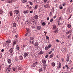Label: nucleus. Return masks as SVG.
I'll return each instance as SVG.
<instances>
[{
	"label": "nucleus",
	"instance_id": "obj_57",
	"mask_svg": "<svg viewBox=\"0 0 73 73\" xmlns=\"http://www.w3.org/2000/svg\"><path fill=\"white\" fill-rule=\"evenodd\" d=\"M48 48H51V45L49 44L48 45Z\"/></svg>",
	"mask_w": 73,
	"mask_h": 73
},
{
	"label": "nucleus",
	"instance_id": "obj_13",
	"mask_svg": "<svg viewBox=\"0 0 73 73\" xmlns=\"http://www.w3.org/2000/svg\"><path fill=\"white\" fill-rule=\"evenodd\" d=\"M14 12L15 13H16V14H18V13H19V11L18 10H15Z\"/></svg>",
	"mask_w": 73,
	"mask_h": 73
},
{
	"label": "nucleus",
	"instance_id": "obj_45",
	"mask_svg": "<svg viewBox=\"0 0 73 73\" xmlns=\"http://www.w3.org/2000/svg\"><path fill=\"white\" fill-rule=\"evenodd\" d=\"M46 38L47 40H49V37H48V36H47L46 37Z\"/></svg>",
	"mask_w": 73,
	"mask_h": 73
},
{
	"label": "nucleus",
	"instance_id": "obj_53",
	"mask_svg": "<svg viewBox=\"0 0 73 73\" xmlns=\"http://www.w3.org/2000/svg\"><path fill=\"white\" fill-rule=\"evenodd\" d=\"M32 22L33 23H35V19H33Z\"/></svg>",
	"mask_w": 73,
	"mask_h": 73
},
{
	"label": "nucleus",
	"instance_id": "obj_35",
	"mask_svg": "<svg viewBox=\"0 0 73 73\" xmlns=\"http://www.w3.org/2000/svg\"><path fill=\"white\" fill-rule=\"evenodd\" d=\"M53 56H54V54H52L51 55H50L49 56L50 58H52V57H53Z\"/></svg>",
	"mask_w": 73,
	"mask_h": 73
},
{
	"label": "nucleus",
	"instance_id": "obj_61",
	"mask_svg": "<svg viewBox=\"0 0 73 73\" xmlns=\"http://www.w3.org/2000/svg\"><path fill=\"white\" fill-rule=\"evenodd\" d=\"M44 69L45 70H46V67H44Z\"/></svg>",
	"mask_w": 73,
	"mask_h": 73
},
{
	"label": "nucleus",
	"instance_id": "obj_33",
	"mask_svg": "<svg viewBox=\"0 0 73 73\" xmlns=\"http://www.w3.org/2000/svg\"><path fill=\"white\" fill-rule=\"evenodd\" d=\"M13 27H16V23H13Z\"/></svg>",
	"mask_w": 73,
	"mask_h": 73
},
{
	"label": "nucleus",
	"instance_id": "obj_34",
	"mask_svg": "<svg viewBox=\"0 0 73 73\" xmlns=\"http://www.w3.org/2000/svg\"><path fill=\"white\" fill-rule=\"evenodd\" d=\"M57 28V27H56V26L55 25H54L53 26V29H56Z\"/></svg>",
	"mask_w": 73,
	"mask_h": 73
},
{
	"label": "nucleus",
	"instance_id": "obj_63",
	"mask_svg": "<svg viewBox=\"0 0 73 73\" xmlns=\"http://www.w3.org/2000/svg\"><path fill=\"white\" fill-rule=\"evenodd\" d=\"M63 6H65V5H66V4L65 3H63L62 4Z\"/></svg>",
	"mask_w": 73,
	"mask_h": 73
},
{
	"label": "nucleus",
	"instance_id": "obj_42",
	"mask_svg": "<svg viewBox=\"0 0 73 73\" xmlns=\"http://www.w3.org/2000/svg\"><path fill=\"white\" fill-rule=\"evenodd\" d=\"M52 15V12H50V13H49V16H51Z\"/></svg>",
	"mask_w": 73,
	"mask_h": 73
},
{
	"label": "nucleus",
	"instance_id": "obj_26",
	"mask_svg": "<svg viewBox=\"0 0 73 73\" xmlns=\"http://www.w3.org/2000/svg\"><path fill=\"white\" fill-rule=\"evenodd\" d=\"M44 49L45 50H48V49H49V48L48 46H46L45 47V48H44Z\"/></svg>",
	"mask_w": 73,
	"mask_h": 73
},
{
	"label": "nucleus",
	"instance_id": "obj_51",
	"mask_svg": "<svg viewBox=\"0 0 73 73\" xmlns=\"http://www.w3.org/2000/svg\"><path fill=\"white\" fill-rule=\"evenodd\" d=\"M34 42H33V41H31V44H34Z\"/></svg>",
	"mask_w": 73,
	"mask_h": 73
},
{
	"label": "nucleus",
	"instance_id": "obj_28",
	"mask_svg": "<svg viewBox=\"0 0 73 73\" xmlns=\"http://www.w3.org/2000/svg\"><path fill=\"white\" fill-rule=\"evenodd\" d=\"M39 11L40 12H42L43 11V10L42 9L40 8L39 9Z\"/></svg>",
	"mask_w": 73,
	"mask_h": 73
},
{
	"label": "nucleus",
	"instance_id": "obj_52",
	"mask_svg": "<svg viewBox=\"0 0 73 73\" xmlns=\"http://www.w3.org/2000/svg\"><path fill=\"white\" fill-rule=\"evenodd\" d=\"M51 53H52V51H50V52H49L48 53L49 54H50Z\"/></svg>",
	"mask_w": 73,
	"mask_h": 73
},
{
	"label": "nucleus",
	"instance_id": "obj_54",
	"mask_svg": "<svg viewBox=\"0 0 73 73\" xmlns=\"http://www.w3.org/2000/svg\"><path fill=\"white\" fill-rule=\"evenodd\" d=\"M11 66H12V64H10L9 66H8V68H10L11 67Z\"/></svg>",
	"mask_w": 73,
	"mask_h": 73
},
{
	"label": "nucleus",
	"instance_id": "obj_8",
	"mask_svg": "<svg viewBox=\"0 0 73 73\" xmlns=\"http://www.w3.org/2000/svg\"><path fill=\"white\" fill-rule=\"evenodd\" d=\"M17 43V40H14L13 41V46H14V45H15Z\"/></svg>",
	"mask_w": 73,
	"mask_h": 73
},
{
	"label": "nucleus",
	"instance_id": "obj_19",
	"mask_svg": "<svg viewBox=\"0 0 73 73\" xmlns=\"http://www.w3.org/2000/svg\"><path fill=\"white\" fill-rule=\"evenodd\" d=\"M23 13L25 14H26V13H28V10H26L23 11Z\"/></svg>",
	"mask_w": 73,
	"mask_h": 73
},
{
	"label": "nucleus",
	"instance_id": "obj_50",
	"mask_svg": "<svg viewBox=\"0 0 73 73\" xmlns=\"http://www.w3.org/2000/svg\"><path fill=\"white\" fill-rule=\"evenodd\" d=\"M59 8L60 9H62V8H63V7H62V6H61Z\"/></svg>",
	"mask_w": 73,
	"mask_h": 73
},
{
	"label": "nucleus",
	"instance_id": "obj_29",
	"mask_svg": "<svg viewBox=\"0 0 73 73\" xmlns=\"http://www.w3.org/2000/svg\"><path fill=\"white\" fill-rule=\"evenodd\" d=\"M35 19H36V20H37L38 18V16L37 15H35L34 17Z\"/></svg>",
	"mask_w": 73,
	"mask_h": 73
},
{
	"label": "nucleus",
	"instance_id": "obj_3",
	"mask_svg": "<svg viewBox=\"0 0 73 73\" xmlns=\"http://www.w3.org/2000/svg\"><path fill=\"white\" fill-rule=\"evenodd\" d=\"M42 64H43V66H46V65H45V64L46 63V61L44 60H42Z\"/></svg>",
	"mask_w": 73,
	"mask_h": 73
},
{
	"label": "nucleus",
	"instance_id": "obj_6",
	"mask_svg": "<svg viewBox=\"0 0 73 73\" xmlns=\"http://www.w3.org/2000/svg\"><path fill=\"white\" fill-rule=\"evenodd\" d=\"M17 69H18L19 70H21V66L18 65L17 66Z\"/></svg>",
	"mask_w": 73,
	"mask_h": 73
},
{
	"label": "nucleus",
	"instance_id": "obj_7",
	"mask_svg": "<svg viewBox=\"0 0 73 73\" xmlns=\"http://www.w3.org/2000/svg\"><path fill=\"white\" fill-rule=\"evenodd\" d=\"M9 51L11 53H12L13 52V48H11L9 50Z\"/></svg>",
	"mask_w": 73,
	"mask_h": 73
},
{
	"label": "nucleus",
	"instance_id": "obj_31",
	"mask_svg": "<svg viewBox=\"0 0 73 73\" xmlns=\"http://www.w3.org/2000/svg\"><path fill=\"white\" fill-rule=\"evenodd\" d=\"M51 64H52V66H53V67L55 66V65H56L55 64V63H54V62L52 63Z\"/></svg>",
	"mask_w": 73,
	"mask_h": 73
},
{
	"label": "nucleus",
	"instance_id": "obj_4",
	"mask_svg": "<svg viewBox=\"0 0 73 73\" xmlns=\"http://www.w3.org/2000/svg\"><path fill=\"white\" fill-rule=\"evenodd\" d=\"M67 58L66 59V61L67 62H68V61L69 60V57H70V55L69 54H68L67 56Z\"/></svg>",
	"mask_w": 73,
	"mask_h": 73
},
{
	"label": "nucleus",
	"instance_id": "obj_22",
	"mask_svg": "<svg viewBox=\"0 0 73 73\" xmlns=\"http://www.w3.org/2000/svg\"><path fill=\"white\" fill-rule=\"evenodd\" d=\"M26 24H31V21L29 20H28L26 22Z\"/></svg>",
	"mask_w": 73,
	"mask_h": 73
},
{
	"label": "nucleus",
	"instance_id": "obj_24",
	"mask_svg": "<svg viewBox=\"0 0 73 73\" xmlns=\"http://www.w3.org/2000/svg\"><path fill=\"white\" fill-rule=\"evenodd\" d=\"M67 27L68 28H70L71 27V25L70 24H68L67 25Z\"/></svg>",
	"mask_w": 73,
	"mask_h": 73
},
{
	"label": "nucleus",
	"instance_id": "obj_23",
	"mask_svg": "<svg viewBox=\"0 0 73 73\" xmlns=\"http://www.w3.org/2000/svg\"><path fill=\"white\" fill-rule=\"evenodd\" d=\"M7 1L8 3H9L10 4H11L12 3V0H8Z\"/></svg>",
	"mask_w": 73,
	"mask_h": 73
},
{
	"label": "nucleus",
	"instance_id": "obj_44",
	"mask_svg": "<svg viewBox=\"0 0 73 73\" xmlns=\"http://www.w3.org/2000/svg\"><path fill=\"white\" fill-rule=\"evenodd\" d=\"M70 35H71V34H70L67 36L68 38H70Z\"/></svg>",
	"mask_w": 73,
	"mask_h": 73
},
{
	"label": "nucleus",
	"instance_id": "obj_39",
	"mask_svg": "<svg viewBox=\"0 0 73 73\" xmlns=\"http://www.w3.org/2000/svg\"><path fill=\"white\" fill-rule=\"evenodd\" d=\"M65 67L67 68V69L68 70L69 69V66H68V65L66 64L65 65Z\"/></svg>",
	"mask_w": 73,
	"mask_h": 73
},
{
	"label": "nucleus",
	"instance_id": "obj_10",
	"mask_svg": "<svg viewBox=\"0 0 73 73\" xmlns=\"http://www.w3.org/2000/svg\"><path fill=\"white\" fill-rule=\"evenodd\" d=\"M31 35V33H27L26 34H25V36H30Z\"/></svg>",
	"mask_w": 73,
	"mask_h": 73
},
{
	"label": "nucleus",
	"instance_id": "obj_1",
	"mask_svg": "<svg viewBox=\"0 0 73 73\" xmlns=\"http://www.w3.org/2000/svg\"><path fill=\"white\" fill-rule=\"evenodd\" d=\"M49 1H48L47 2V3H48V4H46V5H44V7H45V8H50V5H49Z\"/></svg>",
	"mask_w": 73,
	"mask_h": 73
},
{
	"label": "nucleus",
	"instance_id": "obj_56",
	"mask_svg": "<svg viewBox=\"0 0 73 73\" xmlns=\"http://www.w3.org/2000/svg\"><path fill=\"white\" fill-rule=\"evenodd\" d=\"M34 38L33 37H31L30 38V40H33Z\"/></svg>",
	"mask_w": 73,
	"mask_h": 73
},
{
	"label": "nucleus",
	"instance_id": "obj_2",
	"mask_svg": "<svg viewBox=\"0 0 73 73\" xmlns=\"http://www.w3.org/2000/svg\"><path fill=\"white\" fill-rule=\"evenodd\" d=\"M61 50L63 53H65L66 52V48L65 47H63Z\"/></svg>",
	"mask_w": 73,
	"mask_h": 73
},
{
	"label": "nucleus",
	"instance_id": "obj_12",
	"mask_svg": "<svg viewBox=\"0 0 73 73\" xmlns=\"http://www.w3.org/2000/svg\"><path fill=\"white\" fill-rule=\"evenodd\" d=\"M61 68V63L60 62L59 63V66L57 68L58 69H59V68Z\"/></svg>",
	"mask_w": 73,
	"mask_h": 73
},
{
	"label": "nucleus",
	"instance_id": "obj_17",
	"mask_svg": "<svg viewBox=\"0 0 73 73\" xmlns=\"http://www.w3.org/2000/svg\"><path fill=\"white\" fill-rule=\"evenodd\" d=\"M37 29L38 30H40L41 29V26H37Z\"/></svg>",
	"mask_w": 73,
	"mask_h": 73
},
{
	"label": "nucleus",
	"instance_id": "obj_11",
	"mask_svg": "<svg viewBox=\"0 0 73 73\" xmlns=\"http://www.w3.org/2000/svg\"><path fill=\"white\" fill-rule=\"evenodd\" d=\"M11 41L10 40H8L6 42V44H9V43H11Z\"/></svg>",
	"mask_w": 73,
	"mask_h": 73
},
{
	"label": "nucleus",
	"instance_id": "obj_48",
	"mask_svg": "<svg viewBox=\"0 0 73 73\" xmlns=\"http://www.w3.org/2000/svg\"><path fill=\"white\" fill-rule=\"evenodd\" d=\"M15 37L17 38L19 37V35H17L15 36Z\"/></svg>",
	"mask_w": 73,
	"mask_h": 73
},
{
	"label": "nucleus",
	"instance_id": "obj_20",
	"mask_svg": "<svg viewBox=\"0 0 73 73\" xmlns=\"http://www.w3.org/2000/svg\"><path fill=\"white\" fill-rule=\"evenodd\" d=\"M19 59L20 60H23V57L22 56H20L19 57Z\"/></svg>",
	"mask_w": 73,
	"mask_h": 73
},
{
	"label": "nucleus",
	"instance_id": "obj_47",
	"mask_svg": "<svg viewBox=\"0 0 73 73\" xmlns=\"http://www.w3.org/2000/svg\"><path fill=\"white\" fill-rule=\"evenodd\" d=\"M29 3L30 5H33V3H32V2H31V1H29Z\"/></svg>",
	"mask_w": 73,
	"mask_h": 73
},
{
	"label": "nucleus",
	"instance_id": "obj_38",
	"mask_svg": "<svg viewBox=\"0 0 73 73\" xmlns=\"http://www.w3.org/2000/svg\"><path fill=\"white\" fill-rule=\"evenodd\" d=\"M37 7H38V5H36L35 7V9H36L37 8Z\"/></svg>",
	"mask_w": 73,
	"mask_h": 73
},
{
	"label": "nucleus",
	"instance_id": "obj_21",
	"mask_svg": "<svg viewBox=\"0 0 73 73\" xmlns=\"http://www.w3.org/2000/svg\"><path fill=\"white\" fill-rule=\"evenodd\" d=\"M28 54L26 52H25V53L24 54V57H27V56H28Z\"/></svg>",
	"mask_w": 73,
	"mask_h": 73
},
{
	"label": "nucleus",
	"instance_id": "obj_27",
	"mask_svg": "<svg viewBox=\"0 0 73 73\" xmlns=\"http://www.w3.org/2000/svg\"><path fill=\"white\" fill-rule=\"evenodd\" d=\"M58 29H56L55 30L54 32L55 33H58Z\"/></svg>",
	"mask_w": 73,
	"mask_h": 73
},
{
	"label": "nucleus",
	"instance_id": "obj_32",
	"mask_svg": "<svg viewBox=\"0 0 73 73\" xmlns=\"http://www.w3.org/2000/svg\"><path fill=\"white\" fill-rule=\"evenodd\" d=\"M44 52L42 51H40L39 52L40 54H44Z\"/></svg>",
	"mask_w": 73,
	"mask_h": 73
},
{
	"label": "nucleus",
	"instance_id": "obj_30",
	"mask_svg": "<svg viewBox=\"0 0 73 73\" xmlns=\"http://www.w3.org/2000/svg\"><path fill=\"white\" fill-rule=\"evenodd\" d=\"M0 15L3 14V10L1 9H0Z\"/></svg>",
	"mask_w": 73,
	"mask_h": 73
},
{
	"label": "nucleus",
	"instance_id": "obj_43",
	"mask_svg": "<svg viewBox=\"0 0 73 73\" xmlns=\"http://www.w3.org/2000/svg\"><path fill=\"white\" fill-rule=\"evenodd\" d=\"M58 25H60L61 24V23H60V21H58Z\"/></svg>",
	"mask_w": 73,
	"mask_h": 73
},
{
	"label": "nucleus",
	"instance_id": "obj_55",
	"mask_svg": "<svg viewBox=\"0 0 73 73\" xmlns=\"http://www.w3.org/2000/svg\"><path fill=\"white\" fill-rule=\"evenodd\" d=\"M56 42H60V40H59L58 39H56Z\"/></svg>",
	"mask_w": 73,
	"mask_h": 73
},
{
	"label": "nucleus",
	"instance_id": "obj_37",
	"mask_svg": "<svg viewBox=\"0 0 73 73\" xmlns=\"http://www.w3.org/2000/svg\"><path fill=\"white\" fill-rule=\"evenodd\" d=\"M42 24L43 26H45V25H46V23L45 22H44L42 23Z\"/></svg>",
	"mask_w": 73,
	"mask_h": 73
},
{
	"label": "nucleus",
	"instance_id": "obj_36",
	"mask_svg": "<svg viewBox=\"0 0 73 73\" xmlns=\"http://www.w3.org/2000/svg\"><path fill=\"white\" fill-rule=\"evenodd\" d=\"M27 33H29V29L28 28H27L26 29Z\"/></svg>",
	"mask_w": 73,
	"mask_h": 73
},
{
	"label": "nucleus",
	"instance_id": "obj_40",
	"mask_svg": "<svg viewBox=\"0 0 73 73\" xmlns=\"http://www.w3.org/2000/svg\"><path fill=\"white\" fill-rule=\"evenodd\" d=\"M39 72H41L42 71V69L40 68L38 70Z\"/></svg>",
	"mask_w": 73,
	"mask_h": 73
},
{
	"label": "nucleus",
	"instance_id": "obj_15",
	"mask_svg": "<svg viewBox=\"0 0 73 73\" xmlns=\"http://www.w3.org/2000/svg\"><path fill=\"white\" fill-rule=\"evenodd\" d=\"M9 14H10V16H12V15H13V13H12V11H10L9 12Z\"/></svg>",
	"mask_w": 73,
	"mask_h": 73
},
{
	"label": "nucleus",
	"instance_id": "obj_60",
	"mask_svg": "<svg viewBox=\"0 0 73 73\" xmlns=\"http://www.w3.org/2000/svg\"><path fill=\"white\" fill-rule=\"evenodd\" d=\"M29 12L30 13H33V11H30Z\"/></svg>",
	"mask_w": 73,
	"mask_h": 73
},
{
	"label": "nucleus",
	"instance_id": "obj_14",
	"mask_svg": "<svg viewBox=\"0 0 73 73\" xmlns=\"http://www.w3.org/2000/svg\"><path fill=\"white\" fill-rule=\"evenodd\" d=\"M38 64V62H36L34 63H33V67L36 66V65H37Z\"/></svg>",
	"mask_w": 73,
	"mask_h": 73
},
{
	"label": "nucleus",
	"instance_id": "obj_49",
	"mask_svg": "<svg viewBox=\"0 0 73 73\" xmlns=\"http://www.w3.org/2000/svg\"><path fill=\"white\" fill-rule=\"evenodd\" d=\"M36 2L37 3H40V1L38 0H37Z\"/></svg>",
	"mask_w": 73,
	"mask_h": 73
},
{
	"label": "nucleus",
	"instance_id": "obj_59",
	"mask_svg": "<svg viewBox=\"0 0 73 73\" xmlns=\"http://www.w3.org/2000/svg\"><path fill=\"white\" fill-rule=\"evenodd\" d=\"M48 55L47 54L45 56V58H48Z\"/></svg>",
	"mask_w": 73,
	"mask_h": 73
},
{
	"label": "nucleus",
	"instance_id": "obj_16",
	"mask_svg": "<svg viewBox=\"0 0 73 73\" xmlns=\"http://www.w3.org/2000/svg\"><path fill=\"white\" fill-rule=\"evenodd\" d=\"M72 30H69L66 32V34H67V35H68L69 34V33H72Z\"/></svg>",
	"mask_w": 73,
	"mask_h": 73
},
{
	"label": "nucleus",
	"instance_id": "obj_41",
	"mask_svg": "<svg viewBox=\"0 0 73 73\" xmlns=\"http://www.w3.org/2000/svg\"><path fill=\"white\" fill-rule=\"evenodd\" d=\"M22 3H25L26 2H27V1L26 0H24L23 1H22Z\"/></svg>",
	"mask_w": 73,
	"mask_h": 73
},
{
	"label": "nucleus",
	"instance_id": "obj_9",
	"mask_svg": "<svg viewBox=\"0 0 73 73\" xmlns=\"http://www.w3.org/2000/svg\"><path fill=\"white\" fill-rule=\"evenodd\" d=\"M35 46H37V48H38V42H35Z\"/></svg>",
	"mask_w": 73,
	"mask_h": 73
},
{
	"label": "nucleus",
	"instance_id": "obj_46",
	"mask_svg": "<svg viewBox=\"0 0 73 73\" xmlns=\"http://www.w3.org/2000/svg\"><path fill=\"white\" fill-rule=\"evenodd\" d=\"M53 21V19H51L50 21V22L52 23V22Z\"/></svg>",
	"mask_w": 73,
	"mask_h": 73
},
{
	"label": "nucleus",
	"instance_id": "obj_58",
	"mask_svg": "<svg viewBox=\"0 0 73 73\" xmlns=\"http://www.w3.org/2000/svg\"><path fill=\"white\" fill-rule=\"evenodd\" d=\"M15 70H16V69L15 68H13V70L15 72Z\"/></svg>",
	"mask_w": 73,
	"mask_h": 73
},
{
	"label": "nucleus",
	"instance_id": "obj_5",
	"mask_svg": "<svg viewBox=\"0 0 73 73\" xmlns=\"http://www.w3.org/2000/svg\"><path fill=\"white\" fill-rule=\"evenodd\" d=\"M11 71V69L10 68H8L6 70V73H9Z\"/></svg>",
	"mask_w": 73,
	"mask_h": 73
},
{
	"label": "nucleus",
	"instance_id": "obj_25",
	"mask_svg": "<svg viewBox=\"0 0 73 73\" xmlns=\"http://www.w3.org/2000/svg\"><path fill=\"white\" fill-rule=\"evenodd\" d=\"M19 47H20V46H19V45H17L16 46V49L17 50H19Z\"/></svg>",
	"mask_w": 73,
	"mask_h": 73
},
{
	"label": "nucleus",
	"instance_id": "obj_18",
	"mask_svg": "<svg viewBox=\"0 0 73 73\" xmlns=\"http://www.w3.org/2000/svg\"><path fill=\"white\" fill-rule=\"evenodd\" d=\"M7 62L8 64H10L11 63V60L10 59H8V60H7Z\"/></svg>",
	"mask_w": 73,
	"mask_h": 73
},
{
	"label": "nucleus",
	"instance_id": "obj_64",
	"mask_svg": "<svg viewBox=\"0 0 73 73\" xmlns=\"http://www.w3.org/2000/svg\"><path fill=\"white\" fill-rule=\"evenodd\" d=\"M31 48H33V47H34V46H33V45H32L31 46Z\"/></svg>",
	"mask_w": 73,
	"mask_h": 73
},
{
	"label": "nucleus",
	"instance_id": "obj_62",
	"mask_svg": "<svg viewBox=\"0 0 73 73\" xmlns=\"http://www.w3.org/2000/svg\"><path fill=\"white\" fill-rule=\"evenodd\" d=\"M47 1V0H44V3H46V2Z\"/></svg>",
	"mask_w": 73,
	"mask_h": 73
}]
</instances>
